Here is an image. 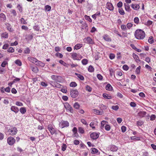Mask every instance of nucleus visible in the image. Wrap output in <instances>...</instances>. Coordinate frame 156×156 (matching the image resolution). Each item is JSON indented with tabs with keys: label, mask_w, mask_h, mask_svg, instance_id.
Returning a JSON list of instances; mask_svg holds the SVG:
<instances>
[{
	"label": "nucleus",
	"mask_w": 156,
	"mask_h": 156,
	"mask_svg": "<svg viewBox=\"0 0 156 156\" xmlns=\"http://www.w3.org/2000/svg\"><path fill=\"white\" fill-rule=\"evenodd\" d=\"M5 131L6 135L13 136L17 133V130L14 127L8 125L5 127Z\"/></svg>",
	"instance_id": "f257e3e1"
},
{
	"label": "nucleus",
	"mask_w": 156,
	"mask_h": 156,
	"mask_svg": "<svg viewBox=\"0 0 156 156\" xmlns=\"http://www.w3.org/2000/svg\"><path fill=\"white\" fill-rule=\"evenodd\" d=\"M135 37L139 40H142L144 39L145 36V34L144 31L141 29L136 30L134 33Z\"/></svg>",
	"instance_id": "f03ea898"
},
{
	"label": "nucleus",
	"mask_w": 156,
	"mask_h": 156,
	"mask_svg": "<svg viewBox=\"0 0 156 156\" xmlns=\"http://www.w3.org/2000/svg\"><path fill=\"white\" fill-rule=\"evenodd\" d=\"M72 58L74 60H80L82 58V56L79 53L73 52L71 53Z\"/></svg>",
	"instance_id": "7ed1b4c3"
},
{
	"label": "nucleus",
	"mask_w": 156,
	"mask_h": 156,
	"mask_svg": "<svg viewBox=\"0 0 156 156\" xmlns=\"http://www.w3.org/2000/svg\"><path fill=\"white\" fill-rule=\"evenodd\" d=\"M51 79L58 82H61L63 80V78L61 76L53 75L51 76Z\"/></svg>",
	"instance_id": "20e7f679"
},
{
	"label": "nucleus",
	"mask_w": 156,
	"mask_h": 156,
	"mask_svg": "<svg viewBox=\"0 0 156 156\" xmlns=\"http://www.w3.org/2000/svg\"><path fill=\"white\" fill-rule=\"evenodd\" d=\"M64 105L65 108L67 111H68L72 113L73 112V111L72 107L68 103L66 102L64 104Z\"/></svg>",
	"instance_id": "39448f33"
},
{
	"label": "nucleus",
	"mask_w": 156,
	"mask_h": 156,
	"mask_svg": "<svg viewBox=\"0 0 156 156\" xmlns=\"http://www.w3.org/2000/svg\"><path fill=\"white\" fill-rule=\"evenodd\" d=\"M70 95L73 98H75L79 94V92L77 90H72L70 91Z\"/></svg>",
	"instance_id": "423d86ee"
},
{
	"label": "nucleus",
	"mask_w": 156,
	"mask_h": 156,
	"mask_svg": "<svg viewBox=\"0 0 156 156\" xmlns=\"http://www.w3.org/2000/svg\"><path fill=\"white\" fill-rule=\"evenodd\" d=\"M69 126V123L67 121H62L59 123V126L62 128L65 127H68Z\"/></svg>",
	"instance_id": "0eeeda50"
},
{
	"label": "nucleus",
	"mask_w": 156,
	"mask_h": 156,
	"mask_svg": "<svg viewBox=\"0 0 156 156\" xmlns=\"http://www.w3.org/2000/svg\"><path fill=\"white\" fill-rule=\"evenodd\" d=\"M7 142L10 145H13L15 142V139L12 136L9 137L7 139Z\"/></svg>",
	"instance_id": "6e6552de"
},
{
	"label": "nucleus",
	"mask_w": 156,
	"mask_h": 156,
	"mask_svg": "<svg viewBox=\"0 0 156 156\" xmlns=\"http://www.w3.org/2000/svg\"><path fill=\"white\" fill-rule=\"evenodd\" d=\"M106 8L110 11H113L114 10V7L112 4L110 2H108L106 4Z\"/></svg>",
	"instance_id": "1a4fd4ad"
},
{
	"label": "nucleus",
	"mask_w": 156,
	"mask_h": 156,
	"mask_svg": "<svg viewBox=\"0 0 156 156\" xmlns=\"http://www.w3.org/2000/svg\"><path fill=\"white\" fill-rule=\"evenodd\" d=\"M50 84L53 87L58 88H61V85L59 83L56 82H51Z\"/></svg>",
	"instance_id": "9d476101"
},
{
	"label": "nucleus",
	"mask_w": 156,
	"mask_h": 156,
	"mask_svg": "<svg viewBox=\"0 0 156 156\" xmlns=\"http://www.w3.org/2000/svg\"><path fill=\"white\" fill-rule=\"evenodd\" d=\"M48 129L51 134L55 133L56 130L54 128L52 127L51 125H49L48 127Z\"/></svg>",
	"instance_id": "9b49d317"
},
{
	"label": "nucleus",
	"mask_w": 156,
	"mask_h": 156,
	"mask_svg": "<svg viewBox=\"0 0 156 156\" xmlns=\"http://www.w3.org/2000/svg\"><path fill=\"white\" fill-rule=\"evenodd\" d=\"M28 60L31 62L34 63L35 64V63H37V59L36 58H34L32 57H29L28 58Z\"/></svg>",
	"instance_id": "f8f14e48"
},
{
	"label": "nucleus",
	"mask_w": 156,
	"mask_h": 156,
	"mask_svg": "<svg viewBox=\"0 0 156 156\" xmlns=\"http://www.w3.org/2000/svg\"><path fill=\"white\" fill-rule=\"evenodd\" d=\"M99 136V135L98 134L96 133H92L90 135V137L94 140L97 139L98 137Z\"/></svg>",
	"instance_id": "ddd939ff"
},
{
	"label": "nucleus",
	"mask_w": 156,
	"mask_h": 156,
	"mask_svg": "<svg viewBox=\"0 0 156 156\" xmlns=\"http://www.w3.org/2000/svg\"><path fill=\"white\" fill-rule=\"evenodd\" d=\"M131 6L134 10H138L140 7L139 5L135 3L132 4L131 5Z\"/></svg>",
	"instance_id": "4468645a"
},
{
	"label": "nucleus",
	"mask_w": 156,
	"mask_h": 156,
	"mask_svg": "<svg viewBox=\"0 0 156 156\" xmlns=\"http://www.w3.org/2000/svg\"><path fill=\"white\" fill-rule=\"evenodd\" d=\"M103 38L106 41L108 42L111 41L112 39L107 34H105L103 36Z\"/></svg>",
	"instance_id": "2eb2a0df"
},
{
	"label": "nucleus",
	"mask_w": 156,
	"mask_h": 156,
	"mask_svg": "<svg viewBox=\"0 0 156 156\" xmlns=\"http://www.w3.org/2000/svg\"><path fill=\"white\" fill-rule=\"evenodd\" d=\"M72 131L73 133V136L76 137L79 136V135L77 133V129L76 127H74L72 129Z\"/></svg>",
	"instance_id": "dca6fc26"
},
{
	"label": "nucleus",
	"mask_w": 156,
	"mask_h": 156,
	"mask_svg": "<svg viewBox=\"0 0 156 156\" xmlns=\"http://www.w3.org/2000/svg\"><path fill=\"white\" fill-rule=\"evenodd\" d=\"M11 110L13 112L15 113H17L19 111V109L18 108L15 106H12L11 107Z\"/></svg>",
	"instance_id": "f3484780"
},
{
	"label": "nucleus",
	"mask_w": 156,
	"mask_h": 156,
	"mask_svg": "<svg viewBox=\"0 0 156 156\" xmlns=\"http://www.w3.org/2000/svg\"><path fill=\"white\" fill-rule=\"evenodd\" d=\"M7 30L10 32H12L14 30L12 28L11 26L9 24L6 23H5Z\"/></svg>",
	"instance_id": "a211bd4d"
},
{
	"label": "nucleus",
	"mask_w": 156,
	"mask_h": 156,
	"mask_svg": "<svg viewBox=\"0 0 156 156\" xmlns=\"http://www.w3.org/2000/svg\"><path fill=\"white\" fill-rule=\"evenodd\" d=\"M37 63H35V65L38 66H40L41 67H43L44 66L45 64L44 63L42 62L41 61H39L37 60Z\"/></svg>",
	"instance_id": "6ab92c4d"
},
{
	"label": "nucleus",
	"mask_w": 156,
	"mask_h": 156,
	"mask_svg": "<svg viewBox=\"0 0 156 156\" xmlns=\"http://www.w3.org/2000/svg\"><path fill=\"white\" fill-rule=\"evenodd\" d=\"M118 148L116 146L112 145L111 146L110 150L112 152H115L117 151Z\"/></svg>",
	"instance_id": "aec40b11"
},
{
	"label": "nucleus",
	"mask_w": 156,
	"mask_h": 156,
	"mask_svg": "<svg viewBox=\"0 0 156 156\" xmlns=\"http://www.w3.org/2000/svg\"><path fill=\"white\" fill-rule=\"evenodd\" d=\"M86 40L87 41V43L90 44H94L93 41L90 37H87Z\"/></svg>",
	"instance_id": "412c9836"
},
{
	"label": "nucleus",
	"mask_w": 156,
	"mask_h": 156,
	"mask_svg": "<svg viewBox=\"0 0 156 156\" xmlns=\"http://www.w3.org/2000/svg\"><path fill=\"white\" fill-rule=\"evenodd\" d=\"M1 37L2 38H8V34L6 32L2 33L1 34Z\"/></svg>",
	"instance_id": "4be33fe9"
},
{
	"label": "nucleus",
	"mask_w": 156,
	"mask_h": 156,
	"mask_svg": "<svg viewBox=\"0 0 156 156\" xmlns=\"http://www.w3.org/2000/svg\"><path fill=\"white\" fill-rule=\"evenodd\" d=\"M75 75L77 76V77L79 78L80 80H84V78L82 75L77 73H75Z\"/></svg>",
	"instance_id": "5701e85b"
},
{
	"label": "nucleus",
	"mask_w": 156,
	"mask_h": 156,
	"mask_svg": "<svg viewBox=\"0 0 156 156\" xmlns=\"http://www.w3.org/2000/svg\"><path fill=\"white\" fill-rule=\"evenodd\" d=\"M146 115V112L144 111H141L140 112L138 113L140 117H143L145 116Z\"/></svg>",
	"instance_id": "b1692460"
},
{
	"label": "nucleus",
	"mask_w": 156,
	"mask_h": 156,
	"mask_svg": "<svg viewBox=\"0 0 156 156\" xmlns=\"http://www.w3.org/2000/svg\"><path fill=\"white\" fill-rule=\"evenodd\" d=\"M32 70L35 73H37L39 71V69L37 67H31Z\"/></svg>",
	"instance_id": "393cba45"
},
{
	"label": "nucleus",
	"mask_w": 156,
	"mask_h": 156,
	"mask_svg": "<svg viewBox=\"0 0 156 156\" xmlns=\"http://www.w3.org/2000/svg\"><path fill=\"white\" fill-rule=\"evenodd\" d=\"M108 122L107 121L103 120L101 122V129H103L105 125H106L108 124Z\"/></svg>",
	"instance_id": "a878e982"
},
{
	"label": "nucleus",
	"mask_w": 156,
	"mask_h": 156,
	"mask_svg": "<svg viewBox=\"0 0 156 156\" xmlns=\"http://www.w3.org/2000/svg\"><path fill=\"white\" fill-rule=\"evenodd\" d=\"M105 89L108 90H111L112 89V86L109 84H108L105 87Z\"/></svg>",
	"instance_id": "bb28decb"
},
{
	"label": "nucleus",
	"mask_w": 156,
	"mask_h": 156,
	"mask_svg": "<svg viewBox=\"0 0 156 156\" xmlns=\"http://www.w3.org/2000/svg\"><path fill=\"white\" fill-rule=\"evenodd\" d=\"M124 5L126 10L127 12L129 11L130 7L129 4L127 3H124Z\"/></svg>",
	"instance_id": "cd10ccee"
},
{
	"label": "nucleus",
	"mask_w": 156,
	"mask_h": 156,
	"mask_svg": "<svg viewBox=\"0 0 156 156\" xmlns=\"http://www.w3.org/2000/svg\"><path fill=\"white\" fill-rule=\"evenodd\" d=\"M78 132L79 133L83 134L84 133V130L83 128L81 127H79L78 128Z\"/></svg>",
	"instance_id": "c85d7f7f"
},
{
	"label": "nucleus",
	"mask_w": 156,
	"mask_h": 156,
	"mask_svg": "<svg viewBox=\"0 0 156 156\" xmlns=\"http://www.w3.org/2000/svg\"><path fill=\"white\" fill-rule=\"evenodd\" d=\"M20 112L22 114H24L26 112V110L25 107H21L20 110Z\"/></svg>",
	"instance_id": "c756f323"
},
{
	"label": "nucleus",
	"mask_w": 156,
	"mask_h": 156,
	"mask_svg": "<svg viewBox=\"0 0 156 156\" xmlns=\"http://www.w3.org/2000/svg\"><path fill=\"white\" fill-rule=\"evenodd\" d=\"M82 47V44H78L75 45L74 48V49L77 50L80 48Z\"/></svg>",
	"instance_id": "7c9ffc66"
},
{
	"label": "nucleus",
	"mask_w": 156,
	"mask_h": 156,
	"mask_svg": "<svg viewBox=\"0 0 156 156\" xmlns=\"http://www.w3.org/2000/svg\"><path fill=\"white\" fill-rule=\"evenodd\" d=\"M103 96L106 99H110L112 98L111 96L106 94H103Z\"/></svg>",
	"instance_id": "2f4dec72"
},
{
	"label": "nucleus",
	"mask_w": 156,
	"mask_h": 156,
	"mask_svg": "<svg viewBox=\"0 0 156 156\" xmlns=\"http://www.w3.org/2000/svg\"><path fill=\"white\" fill-rule=\"evenodd\" d=\"M51 9V7L49 5H46L45 6L44 9L46 11H50Z\"/></svg>",
	"instance_id": "473e14b6"
},
{
	"label": "nucleus",
	"mask_w": 156,
	"mask_h": 156,
	"mask_svg": "<svg viewBox=\"0 0 156 156\" xmlns=\"http://www.w3.org/2000/svg\"><path fill=\"white\" fill-rule=\"evenodd\" d=\"M81 62L83 65H85L87 64L88 60L87 59L84 58L82 60Z\"/></svg>",
	"instance_id": "72a5a7b5"
},
{
	"label": "nucleus",
	"mask_w": 156,
	"mask_h": 156,
	"mask_svg": "<svg viewBox=\"0 0 156 156\" xmlns=\"http://www.w3.org/2000/svg\"><path fill=\"white\" fill-rule=\"evenodd\" d=\"M70 86L72 87H75L77 85L76 83L75 82H72L69 84Z\"/></svg>",
	"instance_id": "f704fd0d"
},
{
	"label": "nucleus",
	"mask_w": 156,
	"mask_h": 156,
	"mask_svg": "<svg viewBox=\"0 0 156 156\" xmlns=\"http://www.w3.org/2000/svg\"><path fill=\"white\" fill-rule=\"evenodd\" d=\"M141 67L140 66H139L136 69L135 72L137 74H139L140 73Z\"/></svg>",
	"instance_id": "c9c22d12"
},
{
	"label": "nucleus",
	"mask_w": 156,
	"mask_h": 156,
	"mask_svg": "<svg viewBox=\"0 0 156 156\" xmlns=\"http://www.w3.org/2000/svg\"><path fill=\"white\" fill-rule=\"evenodd\" d=\"M80 105L78 102H75L74 105L73 107L76 109H78L80 107Z\"/></svg>",
	"instance_id": "e433bc0d"
},
{
	"label": "nucleus",
	"mask_w": 156,
	"mask_h": 156,
	"mask_svg": "<svg viewBox=\"0 0 156 156\" xmlns=\"http://www.w3.org/2000/svg\"><path fill=\"white\" fill-rule=\"evenodd\" d=\"M85 89L86 90L88 91V92H91L92 90V88L91 87L89 86L88 85H87L85 87Z\"/></svg>",
	"instance_id": "4c0bfd02"
},
{
	"label": "nucleus",
	"mask_w": 156,
	"mask_h": 156,
	"mask_svg": "<svg viewBox=\"0 0 156 156\" xmlns=\"http://www.w3.org/2000/svg\"><path fill=\"white\" fill-rule=\"evenodd\" d=\"M88 70L90 72H92L94 70V69L92 66H90L88 68Z\"/></svg>",
	"instance_id": "58836bf2"
},
{
	"label": "nucleus",
	"mask_w": 156,
	"mask_h": 156,
	"mask_svg": "<svg viewBox=\"0 0 156 156\" xmlns=\"http://www.w3.org/2000/svg\"><path fill=\"white\" fill-rule=\"evenodd\" d=\"M105 129L107 131H109L111 129L110 126L107 124L105 126Z\"/></svg>",
	"instance_id": "ea45409f"
},
{
	"label": "nucleus",
	"mask_w": 156,
	"mask_h": 156,
	"mask_svg": "<svg viewBox=\"0 0 156 156\" xmlns=\"http://www.w3.org/2000/svg\"><path fill=\"white\" fill-rule=\"evenodd\" d=\"M0 17L1 20H4L6 19L5 16L3 13L0 14Z\"/></svg>",
	"instance_id": "a19ab883"
},
{
	"label": "nucleus",
	"mask_w": 156,
	"mask_h": 156,
	"mask_svg": "<svg viewBox=\"0 0 156 156\" xmlns=\"http://www.w3.org/2000/svg\"><path fill=\"white\" fill-rule=\"evenodd\" d=\"M30 49L28 48H26L24 50V52L26 54H29L30 53Z\"/></svg>",
	"instance_id": "79ce46f5"
},
{
	"label": "nucleus",
	"mask_w": 156,
	"mask_h": 156,
	"mask_svg": "<svg viewBox=\"0 0 156 156\" xmlns=\"http://www.w3.org/2000/svg\"><path fill=\"white\" fill-rule=\"evenodd\" d=\"M153 38V37L152 36H151L150 37H149L148 40V41L149 43L152 44L153 43L154 41Z\"/></svg>",
	"instance_id": "37998d69"
},
{
	"label": "nucleus",
	"mask_w": 156,
	"mask_h": 156,
	"mask_svg": "<svg viewBox=\"0 0 156 156\" xmlns=\"http://www.w3.org/2000/svg\"><path fill=\"white\" fill-rule=\"evenodd\" d=\"M133 57L136 60L140 61V60L139 59V57L137 55L133 54Z\"/></svg>",
	"instance_id": "c03bdc74"
},
{
	"label": "nucleus",
	"mask_w": 156,
	"mask_h": 156,
	"mask_svg": "<svg viewBox=\"0 0 156 156\" xmlns=\"http://www.w3.org/2000/svg\"><path fill=\"white\" fill-rule=\"evenodd\" d=\"M119 12L120 13V14L122 15H123L125 13L124 11L123 10L122 8L119 9Z\"/></svg>",
	"instance_id": "a18cd8bd"
},
{
	"label": "nucleus",
	"mask_w": 156,
	"mask_h": 156,
	"mask_svg": "<svg viewBox=\"0 0 156 156\" xmlns=\"http://www.w3.org/2000/svg\"><path fill=\"white\" fill-rule=\"evenodd\" d=\"M136 124L137 126H141L143 124V122L142 121H139L137 122Z\"/></svg>",
	"instance_id": "49530a36"
},
{
	"label": "nucleus",
	"mask_w": 156,
	"mask_h": 156,
	"mask_svg": "<svg viewBox=\"0 0 156 156\" xmlns=\"http://www.w3.org/2000/svg\"><path fill=\"white\" fill-rule=\"evenodd\" d=\"M67 147V146L66 144H63L62 147V150L63 151H64L66 150Z\"/></svg>",
	"instance_id": "de8ad7c7"
},
{
	"label": "nucleus",
	"mask_w": 156,
	"mask_h": 156,
	"mask_svg": "<svg viewBox=\"0 0 156 156\" xmlns=\"http://www.w3.org/2000/svg\"><path fill=\"white\" fill-rule=\"evenodd\" d=\"M15 63L18 66H20L22 65L21 62L18 59L16 61Z\"/></svg>",
	"instance_id": "09e8293b"
},
{
	"label": "nucleus",
	"mask_w": 156,
	"mask_h": 156,
	"mask_svg": "<svg viewBox=\"0 0 156 156\" xmlns=\"http://www.w3.org/2000/svg\"><path fill=\"white\" fill-rule=\"evenodd\" d=\"M95 123L93 122H91L90 124V126L93 129H95V127L94 126L95 125Z\"/></svg>",
	"instance_id": "8fccbe9b"
},
{
	"label": "nucleus",
	"mask_w": 156,
	"mask_h": 156,
	"mask_svg": "<svg viewBox=\"0 0 156 156\" xmlns=\"http://www.w3.org/2000/svg\"><path fill=\"white\" fill-rule=\"evenodd\" d=\"M85 19L87 20H88V21H89L90 22H92V20L90 18L89 16L85 15Z\"/></svg>",
	"instance_id": "3c124183"
},
{
	"label": "nucleus",
	"mask_w": 156,
	"mask_h": 156,
	"mask_svg": "<svg viewBox=\"0 0 156 156\" xmlns=\"http://www.w3.org/2000/svg\"><path fill=\"white\" fill-rule=\"evenodd\" d=\"M139 20L138 17H136L134 19V21L136 24H138L139 23Z\"/></svg>",
	"instance_id": "603ef678"
},
{
	"label": "nucleus",
	"mask_w": 156,
	"mask_h": 156,
	"mask_svg": "<svg viewBox=\"0 0 156 156\" xmlns=\"http://www.w3.org/2000/svg\"><path fill=\"white\" fill-rule=\"evenodd\" d=\"M121 28L122 30L123 31H125L127 30V28L126 26L124 24H122L121 25Z\"/></svg>",
	"instance_id": "864d4df0"
},
{
	"label": "nucleus",
	"mask_w": 156,
	"mask_h": 156,
	"mask_svg": "<svg viewBox=\"0 0 156 156\" xmlns=\"http://www.w3.org/2000/svg\"><path fill=\"white\" fill-rule=\"evenodd\" d=\"M7 51L9 52H13L14 51V49L12 47H10L7 50Z\"/></svg>",
	"instance_id": "5fc2aeb1"
},
{
	"label": "nucleus",
	"mask_w": 156,
	"mask_h": 156,
	"mask_svg": "<svg viewBox=\"0 0 156 156\" xmlns=\"http://www.w3.org/2000/svg\"><path fill=\"white\" fill-rule=\"evenodd\" d=\"M8 64L7 61H4L2 63L1 66L2 67H5L6 65Z\"/></svg>",
	"instance_id": "6e6d98bb"
},
{
	"label": "nucleus",
	"mask_w": 156,
	"mask_h": 156,
	"mask_svg": "<svg viewBox=\"0 0 156 156\" xmlns=\"http://www.w3.org/2000/svg\"><path fill=\"white\" fill-rule=\"evenodd\" d=\"M17 8L19 11L20 12H22L23 11L22 7L20 6V4H18L17 6Z\"/></svg>",
	"instance_id": "4d7b16f0"
},
{
	"label": "nucleus",
	"mask_w": 156,
	"mask_h": 156,
	"mask_svg": "<svg viewBox=\"0 0 156 156\" xmlns=\"http://www.w3.org/2000/svg\"><path fill=\"white\" fill-rule=\"evenodd\" d=\"M59 62L61 64L63 65V66H66V65H67L66 63L63 60H60L59 61Z\"/></svg>",
	"instance_id": "13d9d810"
},
{
	"label": "nucleus",
	"mask_w": 156,
	"mask_h": 156,
	"mask_svg": "<svg viewBox=\"0 0 156 156\" xmlns=\"http://www.w3.org/2000/svg\"><path fill=\"white\" fill-rule=\"evenodd\" d=\"M122 68L124 70L127 71L129 69V67L127 65H124L123 66Z\"/></svg>",
	"instance_id": "bf43d9fd"
},
{
	"label": "nucleus",
	"mask_w": 156,
	"mask_h": 156,
	"mask_svg": "<svg viewBox=\"0 0 156 156\" xmlns=\"http://www.w3.org/2000/svg\"><path fill=\"white\" fill-rule=\"evenodd\" d=\"M112 108L113 110L117 111L119 108V107L118 105L113 106L112 107Z\"/></svg>",
	"instance_id": "052dcab7"
},
{
	"label": "nucleus",
	"mask_w": 156,
	"mask_h": 156,
	"mask_svg": "<svg viewBox=\"0 0 156 156\" xmlns=\"http://www.w3.org/2000/svg\"><path fill=\"white\" fill-rule=\"evenodd\" d=\"M94 113L95 114L97 115L101 114V112L99 110L96 109H94Z\"/></svg>",
	"instance_id": "680f3d73"
},
{
	"label": "nucleus",
	"mask_w": 156,
	"mask_h": 156,
	"mask_svg": "<svg viewBox=\"0 0 156 156\" xmlns=\"http://www.w3.org/2000/svg\"><path fill=\"white\" fill-rule=\"evenodd\" d=\"M16 105L18 106H23V104L20 101H16Z\"/></svg>",
	"instance_id": "e2e57ef3"
},
{
	"label": "nucleus",
	"mask_w": 156,
	"mask_h": 156,
	"mask_svg": "<svg viewBox=\"0 0 156 156\" xmlns=\"http://www.w3.org/2000/svg\"><path fill=\"white\" fill-rule=\"evenodd\" d=\"M115 55L112 53H111L109 55V58L111 59H113L115 58Z\"/></svg>",
	"instance_id": "0e129e2a"
},
{
	"label": "nucleus",
	"mask_w": 156,
	"mask_h": 156,
	"mask_svg": "<svg viewBox=\"0 0 156 156\" xmlns=\"http://www.w3.org/2000/svg\"><path fill=\"white\" fill-rule=\"evenodd\" d=\"M56 56L60 58H62L63 57L62 55V54L58 52H57L56 54Z\"/></svg>",
	"instance_id": "69168bd1"
},
{
	"label": "nucleus",
	"mask_w": 156,
	"mask_h": 156,
	"mask_svg": "<svg viewBox=\"0 0 156 156\" xmlns=\"http://www.w3.org/2000/svg\"><path fill=\"white\" fill-rule=\"evenodd\" d=\"M41 85L42 86L44 87H46L48 86V84L47 83L43 81L41 82Z\"/></svg>",
	"instance_id": "338daca9"
},
{
	"label": "nucleus",
	"mask_w": 156,
	"mask_h": 156,
	"mask_svg": "<svg viewBox=\"0 0 156 156\" xmlns=\"http://www.w3.org/2000/svg\"><path fill=\"white\" fill-rule=\"evenodd\" d=\"M121 129L122 132L124 133L126 131V128L125 126H122Z\"/></svg>",
	"instance_id": "774afa93"
}]
</instances>
